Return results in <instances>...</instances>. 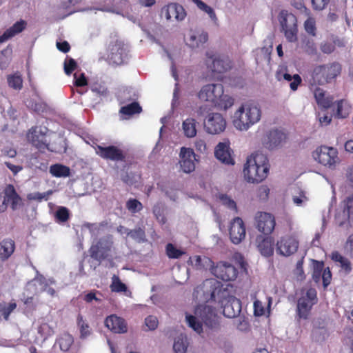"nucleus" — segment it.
<instances>
[{
  "instance_id": "obj_17",
  "label": "nucleus",
  "mask_w": 353,
  "mask_h": 353,
  "mask_svg": "<svg viewBox=\"0 0 353 353\" xmlns=\"http://www.w3.org/2000/svg\"><path fill=\"white\" fill-rule=\"evenodd\" d=\"M245 226L240 217L234 218L230 223L229 236L234 244H239L245 237Z\"/></svg>"
},
{
  "instance_id": "obj_40",
  "label": "nucleus",
  "mask_w": 353,
  "mask_h": 353,
  "mask_svg": "<svg viewBox=\"0 0 353 353\" xmlns=\"http://www.w3.org/2000/svg\"><path fill=\"white\" fill-rule=\"evenodd\" d=\"M50 173L55 177H66L70 175V168L61 164H54L50 166Z\"/></svg>"
},
{
  "instance_id": "obj_31",
  "label": "nucleus",
  "mask_w": 353,
  "mask_h": 353,
  "mask_svg": "<svg viewBox=\"0 0 353 353\" xmlns=\"http://www.w3.org/2000/svg\"><path fill=\"white\" fill-rule=\"evenodd\" d=\"M197 121L195 119L188 117L183 121L181 130L183 135L187 138H194L197 134Z\"/></svg>"
},
{
  "instance_id": "obj_49",
  "label": "nucleus",
  "mask_w": 353,
  "mask_h": 353,
  "mask_svg": "<svg viewBox=\"0 0 353 353\" xmlns=\"http://www.w3.org/2000/svg\"><path fill=\"white\" fill-rule=\"evenodd\" d=\"M58 343L61 350L67 351L73 343V338L71 335L65 334L59 339Z\"/></svg>"
},
{
  "instance_id": "obj_20",
  "label": "nucleus",
  "mask_w": 353,
  "mask_h": 353,
  "mask_svg": "<svg viewBox=\"0 0 353 353\" xmlns=\"http://www.w3.org/2000/svg\"><path fill=\"white\" fill-rule=\"evenodd\" d=\"M287 135L282 130L273 129L267 132L263 143L265 148L273 150L282 146L286 141Z\"/></svg>"
},
{
  "instance_id": "obj_9",
  "label": "nucleus",
  "mask_w": 353,
  "mask_h": 353,
  "mask_svg": "<svg viewBox=\"0 0 353 353\" xmlns=\"http://www.w3.org/2000/svg\"><path fill=\"white\" fill-rule=\"evenodd\" d=\"M281 29L288 41L294 43L298 39V26L296 16L283 10L279 15Z\"/></svg>"
},
{
  "instance_id": "obj_61",
  "label": "nucleus",
  "mask_w": 353,
  "mask_h": 353,
  "mask_svg": "<svg viewBox=\"0 0 353 353\" xmlns=\"http://www.w3.org/2000/svg\"><path fill=\"white\" fill-rule=\"evenodd\" d=\"M259 52L261 56L257 55L256 58V61L257 63H261L263 61L268 62L270 59V52L268 48H263L259 50Z\"/></svg>"
},
{
  "instance_id": "obj_1",
  "label": "nucleus",
  "mask_w": 353,
  "mask_h": 353,
  "mask_svg": "<svg viewBox=\"0 0 353 353\" xmlns=\"http://www.w3.org/2000/svg\"><path fill=\"white\" fill-rule=\"evenodd\" d=\"M196 299L203 301H214L221 303L223 307V314L228 318L236 317L241 310V303L239 299L229 295L227 290L222 288L221 283L216 279L205 280L202 285L194 290Z\"/></svg>"
},
{
  "instance_id": "obj_38",
  "label": "nucleus",
  "mask_w": 353,
  "mask_h": 353,
  "mask_svg": "<svg viewBox=\"0 0 353 353\" xmlns=\"http://www.w3.org/2000/svg\"><path fill=\"white\" fill-rule=\"evenodd\" d=\"M314 95L318 105L324 108L330 107L332 104V99L325 97V91L323 89L320 88H315L314 90Z\"/></svg>"
},
{
  "instance_id": "obj_41",
  "label": "nucleus",
  "mask_w": 353,
  "mask_h": 353,
  "mask_svg": "<svg viewBox=\"0 0 353 353\" xmlns=\"http://www.w3.org/2000/svg\"><path fill=\"white\" fill-rule=\"evenodd\" d=\"M165 252L169 259H179L182 255L185 254V251L183 249L178 248L172 243H168L165 246Z\"/></svg>"
},
{
  "instance_id": "obj_53",
  "label": "nucleus",
  "mask_w": 353,
  "mask_h": 353,
  "mask_svg": "<svg viewBox=\"0 0 353 353\" xmlns=\"http://www.w3.org/2000/svg\"><path fill=\"white\" fill-rule=\"evenodd\" d=\"M153 213L159 222L161 223H165V218L163 215V205L161 203H158L154 206Z\"/></svg>"
},
{
  "instance_id": "obj_6",
  "label": "nucleus",
  "mask_w": 353,
  "mask_h": 353,
  "mask_svg": "<svg viewBox=\"0 0 353 353\" xmlns=\"http://www.w3.org/2000/svg\"><path fill=\"white\" fill-rule=\"evenodd\" d=\"M341 72V65L338 63L319 65L314 68L309 82L312 86L324 85L335 79Z\"/></svg>"
},
{
  "instance_id": "obj_34",
  "label": "nucleus",
  "mask_w": 353,
  "mask_h": 353,
  "mask_svg": "<svg viewBox=\"0 0 353 353\" xmlns=\"http://www.w3.org/2000/svg\"><path fill=\"white\" fill-rule=\"evenodd\" d=\"M190 264L197 270L210 268L211 270L213 262L208 257L195 256L189 259Z\"/></svg>"
},
{
  "instance_id": "obj_22",
  "label": "nucleus",
  "mask_w": 353,
  "mask_h": 353,
  "mask_svg": "<svg viewBox=\"0 0 353 353\" xmlns=\"http://www.w3.org/2000/svg\"><path fill=\"white\" fill-rule=\"evenodd\" d=\"M208 40V34L202 30H190L185 37L186 45L192 49L202 47Z\"/></svg>"
},
{
  "instance_id": "obj_43",
  "label": "nucleus",
  "mask_w": 353,
  "mask_h": 353,
  "mask_svg": "<svg viewBox=\"0 0 353 353\" xmlns=\"http://www.w3.org/2000/svg\"><path fill=\"white\" fill-rule=\"evenodd\" d=\"M17 307V304L12 303H0V317L2 316L5 320H8L12 312Z\"/></svg>"
},
{
  "instance_id": "obj_52",
  "label": "nucleus",
  "mask_w": 353,
  "mask_h": 353,
  "mask_svg": "<svg viewBox=\"0 0 353 353\" xmlns=\"http://www.w3.org/2000/svg\"><path fill=\"white\" fill-rule=\"evenodd\" d=\"M112 292H125L127 288L124 283H123L117 276H114L112 277V283L110 285Z\"/></svg>"
},
{
  "instance_id": "obj_60",
  "label": "nucleus",
  "mask_w": 353,
  "mask_h": 353,
  "mask_svg": "<svg viewBox=\"0 0 353 353\" xmlns=\"http://www.w3.org/2000/svg\"><path fill=\"white\" fill-rule=\"evenodd\" d=\"M127 208L132 212H136L142 208L141 203L136 199H130L127 202Z\"/></svg>"
},
{
  "instance_id": "obj_47",
  "label": "nucleus",
  "mask_w": 353,
  "mask_h": 353,
  "mask_svg": "<svg viewBox=\"0 0 353 353\" xmlns=\"http://www.w3.org/2000/svg\"><path fill=\"white\" fill-rule=\"evenodd\" d=\"M350 106L344 100H340L337 102L336 114L340 118H345L348 116Z\"/></svg>"
},
{
  "instance_id": "obj_29",
  "label": "nucleus",
  "mask_w": 353,
  "mask_h": 353,
  "mask_svg": "<svg viewBox=\"0 0 353 353\" xmlns=\"http://www.w3.org/2000/svg\"><path fill=\"white\" fill-rule=\"evenodd\" d=\"M54 283V280L48 279L47 280L42 275H37L32 281V283L34 285L38 287V292L46 291L48 294L51 296H54L55 295V290L50 288L49 285L53 284Z\"/></svg>"
},
{
  "instance_id": "obj_25",
  "label": "nucleus",
  "mask_w": 353,
  "mask_h": 353,
  "mask_svg": "<svg viewBox=\"0 0 353 353\" xmlns=\"http://www.w3.org/2000/svg\"><path fill=\"white\" fill-rule=\"evenodd\" d=\"M105 325L110 330L114 333L123 334L128 331L125 320L116 315L108 316L105 321Z\"/></svg>"
},
{
  "instance_id": "obj_13",
  "label": "nucleus",
  "mask_w": 353,
  "mask_h": 353,
  "mask_svg": "<svg viewBox=\"0 0 353 353\" xmlns=\"http://www.w3.org/2000/svg\"><path fill=\"white\" fill-rule=\"evenodd\" d=\"M3 197L0 198V212H3L9 204L12 210H17L21 205V199L12 185H8L3 190Z\"/></svg>"
},
{
  "instance_id": "obj_50",
  "label": "nucleus",
  "mask_w": 353,
  "mask_h": 353,
  "mask_svg": "<svg viewBox=\"0 0 353 353\" xmlns=\"http://www.w3.org/2000/svg\"><path fill=\"white\" fill-rule=\"evenodd\" d=\"M8 83L10 87L15 90H21L23 80L20 75L15 74L8 77Z\"/></svg>"
},
{
  "instance_id": "obj_35",
  "label": "nucleus",
  "mask_w": 353,
  "mask_h": 353,
  "mask_svg": "<svg viewBox=\"0 0 353 353\" xmlns=\"http://www.w3.org/2000/svg\"><path fill=\"white\" fill-rule=\"evenodd\" d=\"M330 257L332 261L339 264L345 274H349L351 272L352 266L350 261L343 256L339 252L334 251L332 252Z\"/></svg>"
},
{
  "instance_id": "obj_27",
  "label": "nucleus",
  "mask_w": 353,
  "mask_h": 353,
  "mask_svg": "<svg viewBox=\"0 0 353 353\" xmlns=\"http://www.w3.org/2000/svg\"><path fill=\"white\" fill-rule=\"evenodd\" d=\"M341 207L343 208L342 214L338 213L336 215L340 225H343L346 221L349 220L351 214H353V196L347 197L341 203Z\"/></svg>"
},
{
  "instance_id": "obj_15",
  "label": "nucleus",
  "mask_w": 353,
  "mask_h": 353,
  "mask_svg": "<svg viewBox=\"0 0 353 353\" xmlns=\"http://www.w3.org/2000/svg\"><path fill=\"white\" fill-rule=\"evenodd\" d=\"M48 130L46 127L37 126L32 128L28 134V140L38 149L42 150L48 148L47 133Z\"/></svg>"
},
{
  "instance_id": "obj_46",
  "label": "nucleus",
  "mask_w": 353,
  "mask_h": 353,
  "mask_svg": "<svg viewBox=\"0 0 353 353\" xmlns=\"http://www.w3.org/2000/svg\"><path fill=\"white\" fill-rule=\"evenodd\" d=\"M141 111V108L138 103L133 102L129 105L123 106L121 108L120 112L122 114L130 116L135 113H139Z\"/></svg>"
},
{
  "instance_id": "obj_45",
  "label": "nucleus",
  "mask_w": 353,
  "mask_h": 353,
  "mask_svg": "<svg viewBox=\"0 0 353 353\" xmlns=\"http://www.w3.org/2000/svg\"><path fill=\"white\" fill-rule=\"evenodd\" d=\"M307 17V19L304 22V29L305 32L312 35H316V20L311 15V13L308 15H305Z\"/></svg>"
},
{
  "instance_id": "obj_37",
  "label": "nucleus",
  "mask_w": 353,
  "mask_h": 353,
  "mask_svg": "<svg viewBox=\"0 0 353 353\" xmlns=\"http://www.w3.org/2000/svg\"><path fill=\"white\" fill-rule=\"evenodd\" d=\"M14 242L11 239H5L0 243V258L8 259L14 251Z\"/></svg>"
},
{
  "instance_id": "obj_62",
  "label": "nucleus",
  "mask_w": 353,
  "mask_h": 353,
  "mask_svg": "<svg viewBox=\"0 0 353 353\" xmlns=\"http://www.w3.org/2000/svg\"><path fill=\"white\" fill-rule=\"evenodd\" d=\"M145 325L150 330H155L158 326L157 318L154 316H148L145 319Z\"/></svg>"
},
{
  "instance_id": "obj_36",
  "label": "nucleus",
  "mask_w": 353,
  "mask_h": 353,
  "mask_svg": "<svg viewBox=\"0 0 353 353\" xmlns=\"http://www.w3.org/2000/svg\"><path fill=\"white\" fill-rule=\"evenodd\" d=\"M188 346L189 341L186 335L181 334L174 339L173 350L175 353H187Z\"/></svg>"
},
{
  "instance_id": "obj_8",
  "label": "nucleus",
  "mask_w": 353,
  "mask_h": 353,
  "mask_svg": "<svg viewBox=\"0 0 353 353\" xmlns=\"http://www.w3.org/2000/svg\"><path fill=\"white\" fill-rule=\"evenodd\" d=\"M313 159L329 168L334 169L340 163L336 149L332 147L321 146L312 152Z\"/></svg>"
},
{
  "instance_id": "obj_64",
  "label": "nucleus",
  "mask_w": 353,
  "mask_h": 353,
  "mask_svg": "<svg viewBox=\"0 0 353 353\" xmlns=\"http://www.w3.org/2000/svg\"><path fill=\"white\" fill-rule=\"evenodd\" d=\"M195 149L200 153L205 154L207 152V145L204 139L198 138L194 141Z\"/></svg>"
},
{
  "instance_id": "obj_16",
  "label": "nucleus",
  "mask_w": 353,
  "mask_h": 353,
  "mask_svg": "<svg viewBox=\"0 0 353 353\" xmlns=\"http://www.w3.org/2000/svg\"><path fill=\"white\" fill-rule=\"evenodd\" d=\"M161 16L169 21H182L186 17L183 7L178 3H172L161 9Z\"/></svg>"
},
{
  "instance_id": "obj_11",
  "label": "nucleus",
  "mask_w": 353,
  "mask_h": 353,
  "mask_svg": "<svg viewBox=\"0 0 353 353\" xmlns=\"http://www.w3.org/2000/svg\"><path fill=\"white\" fill-rule=\"evenodd\" d=\"M112 246V236L101 238L96 243H93L90 249V256L98 261L105 259L109 256Z\"/></svg>"
},
{
  "instance_id": "obj_33",
  "label": "nucleus",
  "mask_w": 353,
  "mask_h": 353,
  "mask_svg": "<svg viewBox=\"0 0 353 353\" xmlns=\"http://www.w3.org/2000/svg\"><path fill=\"white\" fill-rule=\"evenodd\" d=\"M293 203L299 207L306 205L310 200L308 192L303 189L297 188L292 196Z\"/></svg>"
},
{
  "instance_id": "obj_26",
  "label": "nucleus",
  "mask_w": 353,
  "mask_h": 353,
  "mask_svg": "<svg viewBox=\"0 0 353 353\" xmlns=\"http://www.w3.org/2000/svg\"><path fill=\"white\" fill-rule=\"evenodd\" d=\"M214 154L216 159L225 164L233 165L234 163L231 157L229 145L226 143H219L216 147Z\"/></svg>"
},
{
  "instance_id": "obj_48",
  "label": "nucleus",
  "mask_w": 353,
  "mask_h": 353,
  "mask_svg": "<svg viewBox=\"0 0 353 353\" xmlns=\"http://www.w3.org/2000/svg\"><path fill=\"white\" fill-rule=\"evenodd\" d=\"M196 6L199 10L206 13L212 21L216 23L218 21L217 17L214 9L212 7L207 5L203 1L199 2V4Z\"/></svg>"
},
{
  "instance_id": "obj_12",
  "label": "nucleus",
  "mask_w": 353,
  "mask_h": 353,
  "mask_svg": "<svg viewBox=\"0 0 353 353\" xmlns=\"http://www.w3.org/2000/svg\"><path fill=\"white\" fill-rule=\"evenodd\" d=\"M211 272L216 278L225 281H234L238 275L237 269L230 263L226 262L218 263L212 265Z\"/></svg>"
},
{
  "instance_id": "obj_3",
  "label": "nucleus",
  "mask_w": 353,
  "mask_h": 353,
  "mask_svg": "<svg viewBox=\"0 0 353 353\" xmlns=\"http://www.w3.org/2000/svg\"><path fill=\"white\" fill-rule=\"evenodd\" d=\"M261 116L262 110L258 103L245 102L234 112L232 123L236 130L245 132L259 123Z\"/></svg>"
},
{
  "instance_id": "obj_39",
  "label": "nucleus",
  "mask_w": 353,
  "mask_h": 353,
  "mask_svg": "<svg viewBox=\"0 0 353 353\" xmlns=\"http://www.w3.org/2000/svg\"><path fill=\"white\" fill-rule=\"evenodd\" d=\"M77 326L80 332V338L85 339L88 337L92 332L88 323L83 319L81 314H79L77 319Z\"/></svg>"
},
{
  "instance_id": "obj_2",
  "label": "nucleus",
  "mask_w": 353,
  "mask_h": 353,
  "mask_svg": "<svg viewBox=\"0 0 353 353\" xmlns=\"http://www.w3.org/2000/svg\"><path fill=\"white\" fill-rule=\"evenodd\" d=\"M185 321L191 329L200 334L203 331V325L210 329L216 328L219 325V316L216 310L207 304L197 305L194 314L185 313Z\"/></svg>"
},
{
  "instance_id": "obj_57",
  "label": "nucleus",
  "mask_w": 353,
  "mask_h": 353,
  "mask_svg": "<svg viewBox=\"0 0 353 353\" xmlns=\"http://www.w3.org/2000/svg\"><path fill=\"white\" fill-rule=\"evenodd\" d=\"M128 236L139 242L145 240V232L141 228L130 230L128 232Z\"/></svg>"
},
{
  "instance_id": "obj_56",
  "label": "nucleus",
  "mask_w": 353,
  "mask_h": 353,
  "mask_svg": "<svg viewBox=\"0 0 353 353\" xmlns=\"http://www.w3.org/2000/svg\"><path fill=\"white\" fill-rule=\"evenodd\" d=\"M56 219L60 222H65L69 218V211L65 207H60L56 212Z\"/></svg>"
},
{
  "instance_id": "obj_14",
  "label": "nucleus",
  "mask_w": 353,
  "mask_h": 353,
  "mask_svg": "<svg viewBox=\"0 0 353 353\" xmlns=\"http://www.w3.org/2000/svg\"><path fill=\"white\" fill-rule=\"evenodd\" d=\"M128 47L123 41H116L108 48V59L115 65H121L127 57Z\"/></svg>"
},
{
  "instance_id": "obj_21",
  "label": "nucleus",
  "mask_w": 353,
  "mask_h": 353,
  "mask_svg": "<svg viewBox=\"0 0 353 353\" xmlns=\"http://www.w3.org/2000/svg\"><path fill=\"white\" fill-rule=\"evenodd\" d=\"M299 247V242L295 237L286 235L281 238L276 243V252L288 256L295 253Z\"/></svg>"
},
{
  "instance_id": "obj_23",
  "label": "nucleus",
  "mask_w": 353,
  "mask_h": 353,
  "mask_svg": "<svg viewBox=\"0 0 353 353\" xmlns=\"http://www.w3.org/2000/svg\"><path fill=\"white\" fill-rule=\"evenodd\" d=\"M211 63L209 68L213 72L222 73L231 68V61L226 56H216L210 57L207 61L208 65Z\"/></svg>"
},
{
  "instance_id": "obj_7",
  "label": "nucleus",
  "mask_w": 353,
  "mask_h": 353,
  "mask_svg": "<svg viewBox=\"0 0 353 353\" xmlns=\"http://www.w3.org/2000/svg\"><path fill=\"white\" fill-rule=\"evenodd\" d=\"M317 302V292L315 289H303L297 300L296 312L299 317L307 319L310 314L312 307Z\"/></svg>"
},
{
  "instance_id": "obj_5",
  "label": "nucleus",
  "mask_w": 353,
  "mask_h": 353,
  "mask_svg": "<svg viewBox=\"0 0 353 353\" xmlns=\"http://www.w3.org/2000/svg\"><path fill=\"white\" fill-rule=\"evenodd\" d=\"M270 165L265 154L261 152L252 154L243 168L245 179L249 183H259L268 176Z\"/></svg>"
},
{
  "instance_id": "obj_44",
  "label": "nucleus",
  "mask_w": 353,
  "mask_h": 353,
  "mask_svg": "<svg viewBox=\"0 0 353 353\" xmlns=\"http://www.w3.org/2000/svg\"><path fill=\"white\" fill-rule=\"evenodd\" d=\"M218 199L220 203L225 207L235 212L237 211L236 202L230 196L224 194H219L218 195Z\"/></svg>"
},
{
  "instance_id": "obj_54",
  "label": "nucleus",
  "mask_w": 353,
  "mask_h": 353,
  "mask_svg": "<svg viewBox=\"0 0 353 353\" xmlns=\"http://www.w3.org/2000/svg\"><path fill=\"white\" fill-rule=\"evenodd\" d=\"M323 270V263L315 261L314 265V271L312 274V279L315 283H319L321 278H322V273Z\"/></svg>"
},
{
  "instance_id": "obj_42",
  "label": "nucleus",
  "mask_w": 353,
  "mask_h": 353,
  "mask_svg": "<svg viewBox=\"0 0 353 353\" xmlns=\"http://www.w3.org/2000/svg\"><path fill=\"white\" fill-rule=\"evenodd\" d=\"M54 332V327L52 325H50L44 320H42L40 322V325L38 327V333L43 338L44 340L52 336Z\"/></svg>"
},
{
  "instance_id": "obj_18",
  "label": "nucleus",
  "mask_w": 353,
  "mask_h": 353,
  "mask_svg": "<svg viewBox=\"0 0 353 353\" xmlns=\"http://www.w3.org/2000/svg\"><path fill=\"white\" fill-rule=\"evenodd\" d=\"M196 155L193 149L182 147L179 152V165L185 173H190L195 169Z\"/></svg>"
},
{
  "instance_id": "obj_19",
  "label": "nucleus",
  "mask_w": 353,
  "mask_h": 353,
  "mask_svg": "<svg viewBox=\"0 0 353 353\" xmlns=\"http://www.w3.org/2000/svg\"><path fill=\"white\" fill-rule=\"evenodd\" d=\"M254 220L257 229L263 234H269L274 229L275 219L270 213L258 212L254 216Z\"/></svg>"
},
{
  "instance_id": "obj_59",
  "label": "nucleus",
  "mask_w": 353,
  "mask_h": 353,
  "mask_svg": "<svg viewBox=\"0 0 353 353\" xmlns=\"http://www.w3.org/2000/svg\"><path fill=\"white\" fill-rule=\"evenodd\" d=\"M270 194V189L267 185H263L258 188L257 196L260 200L265 201L268 199Z\"/></svg>"
},
{
  "instance_id": "obj_4",
  "label": "nucleus",
  "mask_w": 353,
  "mask_h": 353,
  "mask_svg": "<svg viewBox=\"0 0 353 353\" xmlns=\"http://www.w3.org/2000/svg\"><path fill=\"white\" fill-rule=\"evenodd\" d=\"M199 99L212 104L220 110H227L234 104V99L224 93L221 83H209L203 85L198 92Z\"/></svg>"
},
{
  "instance_id": "obj_51",
  "label": "nucleus",
  "mask_w": 353,
  "mask_h": 353,
  "mask_svg": "<svg viewBox=\"0 0 353 353\" xmlns=\"http://www.w3.org/2000/svg\"><path fill=\"white\" fill-rule=\"evenodd\" d=\"M53 193L52 190H48L46 192H32L28 194L27 198L30 201H41L42 200L47 201L49 196Z\"/></svg>"
},
{
  "instance_id": "obj_24",
  "label": "nucleus",
  "mask_w": 353,
  "mask_h": 353,
  "mask_svg": "<svg viewBox=\"0 0 353 353\" xmlns=\"http://www.w3.org/2000/svg\"><path fill=\"white\" fill-rule=\"evenodd\" d=\"M96 153L101 157L112 161H121L124 157L122 151L115 146L102 147L97 145L95 148Z\"/></svg>"
},
{
  "instance_id": "obj_28",
  "label": "nucleus",
  "mask_w": 353,
  "mask_h": 353,
  "mask_svg": "<svg viewBox=\"0 0 353 353\" xmlns=\"http://www.w3.org/2000/svg\"><path fill=\"white\" fill-rule=\"evenodd\" d=\"M256 241L257 248L263 256L268 257L273 254L274 241L272 238L259 236Z\"/></svg>"
},
{
  "instance_id": "obj_30",
  "label": "nucleus",
  "mask_w": 353,
  "mask_h": 353,
  "mask_svg": "<svg viewBox=\"0 0 353 353\" xmlns=\"http://www.w3.org/2000/svg\"><path fill=\"white\" fill-rule=\"evenodd\" d=\"M26 25L27 23L24 20H20L16 22L0 36V43H3L16 34L21 32L26 28Z\"/></svg>"
},
{
  "instance_id": "obj_10",
  "label": "nucleus",
  "mask_w": 353,
  "mask_h": 353,
  "mask_svg": "<svg viewBox=\"0 0 353 353\" xmlns=\"http://www.w3.org/2000/svg\"><path fill=\"white\" fill-rule=\"evenodd\" d=\"M226 120L219 112H211L205 118L203 125L205 132L210 134H218L223 132L226 128Z\"/></svg>"
},
{
  "instance_id": "obj_63",
  "label": "nucleus",
  "mask_w": 353,
  "mask_h": 353,
  "mask_svg": "<svg viewBox=\"0 0 353 353\" xmlns=\"http://www.w3.org/2000/svg\"><path fill=\"white\" fill-rule=\"evenodd\" d=\"M77 67V63L75 61L70 58L69 59H66L64 62V71L66 74L69 75L71 72L74 70Z\"/></svg>"
},
{
  "instance_id": "obj_55",
  "label": "nucleus",
  "mask_w": 353,
  "mask_h": 353,
  "mask_svg": "<svg viewBox=\"0 0 353 353\" xmlns=\"http://www.w3.org/2000/svg\"><path fill=\"white\" fill-rule=\"evenodd\" d=\"M294 277L297 281H303L305 279V274L303 269V261L300 260L296 263V268L293 271Z\"/></svg>"
},
{
  "instance_id": "obj_58",
  "label": "nucleus",
  "mask_w": 353,
  "mask_h": 353,
  "mask_svg": "<svg viewBox=\"0 0 353 353\" xmlns=\"http://www.w3.org/2000/svg\"><path fill=\"white\" fill-rule=\"evenodd\" d=\"M291 4L297 10H301L305 15L310 14V10L305 6L303 0H292Z\"/></svg>"
},
{
  "instance_id": "obj_32",
  "label": "nucleus",
  "mask_w": 353,
  "mask_h": 353,
  "mask_svg": "<svg viewBox=\"0 0 353 353\" xmlns=\"http://www.w3.org/2000/svg\"><path fill=\"white\" fill-rule=\"evenodd\" d=\"M276 78L279 81L283 79L289 82L290 87L293 91H296L298 88V86L301 83V78L299 74H295L294 75H291L287 72H284L281 70L277 72Z\"/></svg>"
}]
</instances>
